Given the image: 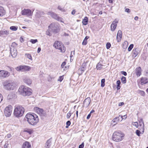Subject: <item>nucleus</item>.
<instances>
[{"label":"nucleus","mask_w":148,"mask_h":148,"mask_svg":"<svg viewBox=\"0 0 148 148\" xmlns=\"http://www.w3.org/2000/svg\"><path fill=\"white\" fill-rule=\"evenodd\" d=\"M72 113H71V112H69L67 114L66 117L67 118H69L71 116V114Z\"/></svg>","instance_id":"46"},{"label":"nucleus","mask_w":148,"mask_h":148,"mask_svg":"<svg viewBox=\"0 0 148 148\" xmlns=\"http://www.w3.org/2000/svg\"><path fill=\"white\" fill-rule=\"evenodd\" d=\"M122 36V32L121 30H119L118 31L116 36V39L118 42H119L121 40Z\"/></svg>","instance_id":"16"},{"label":"nucleus","mask_w":148,"mask_h":148,"mask_svg":"<svg viewBox=\"0 0 148 148\" xmlns=\"http://www.w3.org/2000/svg\"><path fill=\"white\" fill-rule=\"evenodd\" d=\"M136 133L137 136H140V134L141 133V132H140L139 130H137L136 131Z\"/></svg>","instance_id":"42"},{"label":"nucleus","mask_w":148,"mask_h":148,"mask_svg":"<svg viewBox=\"0 0 148 148\" xmlns=\"http://www.w3.org/2000/svg\"><path fill=\"white\" fill-rule=\"evenodd\" d=\"M71 123V122L70 121H68L66 123V125H67L70 126Z\"/></svg>","instance_id":"55"},{"label":"nucleus","mask_w":148,"mask_h":148,"mask_svg":"<svg viewBox=\"0 0 148 148\" xmlns=\"http://www.w3.org/2000/svg\"><path fill=\"white\" fill-rule=\"evenodd\" d=\"M53 46L56 49L60 50L61 52L64 53L65 51V47L60 41H55Z\"/></svg>","instance_id":"5"},{"label":"nucleus","mask_w":148,"mask_h":148,"mask_svg":"<svg viewBox=\"0 0 148 148\" xmlns=\"http://www.w3.org/2000/svg\"><path fill=\"white\" fill-rule=\"evenodd\" d=\"M121 83V82L120 80H118L116 82V84L117 85H118L119 86H120Z\"/></svg>","instance_id":"56"},{"label":"nucleus","mask_w":148,"mask_h":148,"mask_svg":"<svg viewBox=\"0 0 148 148\" xmlns=\"http://www.w3.org/2000/svg\"><path fill=\"white\" fill-rule=\"evenodd\" d=\"M30 90L31 89L30 88L24 86H21L19 87L18 92L23 96H29L32 94V92Z\"/></svg>","instance_id":"4"},{"label":"nucleus","mask_w":148,"mask_h":148,"mask_svg":"<svg viewBox=\"0 0 148 148\" xmlns=\"http://www.w3.org/2000/svg\"><path fill=\"white\" fill-rule=\"evenodd\" d=\"M1 34H2L8 35L9 34V32L6 30H3L0 32Z\"/></svg>","instance_id":"30"},{"label":"nucleus","mask_w":148,"mask_h":148,"mask_svg":"<svg viewBox=\"0 0 148 148\" xmlns=\"http://www.w3.org/2000/svg\"><path fill=\"white\" fill-rule=\"evenodd\" d=\"M141 68L140 67L137 68L135 70L136 73V75L138 76H139L141 74Z\"/></svg>","instance_id":"20"},{"label":"nucleus","mask_w":148,"mask_h":148,"mask_svg":"<svg viewBox=\"0 0 148 148\" xmlns=\"http://www.w3.org/2000/svg\"><path fill=\"white\" fill-rule=\"evenodd\" d=\"M58 9L62 11H64V10L63 8L62 7L60 6H58Z\"/></svg>","instance_id":"45"},{"label":"nucleus","mask_w":148,"mask_h":148,"mask_svg":"<svg viewBox=\"0 0 148 148\" xmlns=\"http://www.w3.org/2000/svg\"><path fill=\"white\" fill-rule=\"evenodd\" d=\"M20 41L22 42H23L24 40L23 39V38H22L21 37L20 38Z\"/></svg>","instance_id":"63"},{"label":"nucleus","mask_w":148,"mask_h":148,"mask_svg":"<svg viewBox=\"0 0 148 148\" xmlns=\"http://www.w3.org/2000/svg\"><path fill=\"white\" fill-rule=\"evenodd\" d=\"M17 45V44L15 42H13L11 45V47H16Z\"/></svg>","instance_id":"43"},{"label":"nucleus","mask_w":148,"mask_h":148,"mask_svg":"<svg viewBox=\"0 0 148 148\" xmlns=\"http://www.w3.org/2000/svg\"><path fill=\"white\" fill-rule=\"evenodd\" d=\"M125 12H127L128 13H129L130 12V10L128 8H126L125 9Z\"/></svg>","instance_id":"53"},{"label":"nucleus","mask_w":148,"mask_h":148,"mask_svg":"<svg viewBox=\"0 0 148 148\" xmlns=\"http://www.w3.org/2000/svg\"><path fill=\"white\" fill-rule=\"evenodd\" d=\"M124 134L120 131L115 132L112 136V140L116 142H119L122 140L124 136Z\"/></svg>","instance_id":"2"},{"label":"nucleus","mask_w":148,"mask_h":148,"mask_svg":"<svg viewBox=\"0 0 148 148\" xmlns=\"http://www.w3.org/2000/svg\"><path fill=\"white\" fill-rule=\"evenodd\" d=\"M24 82L28 85H30L32 83V81L29 79L27 78L24 79Z\"/></svg>","instance_id":"27"},{"label":"nucleus","mask_w":148,"mask_h":148,"mask_svg":"<svg viewBox=\"0 0 148 148\" xmlns=\"http://www.w3.org/2000/svg\"><path fill=\"white\" fill-rule=\"evenodd\" d=\"M24 111V108L21 106H15L14 112V115L16 117H21L23 116Z\"/></svg>","instance_id":"3"},{"label":"nucleus","mask_w":148,"mask_h":148,"mask_svg":"<svg viewBox=\"0 0 148 148\" xmlns=\"http://www.w3.org/2000/svg\"><path fill=\"white\" fill-rule=\"evenodd\" d=\"M33 12L29 9H24L22 11V14L23 15H26L27 16H32Z\"/></svg>","instance_id":"12"},{"label":"nucleus","mask_w":148,"mask_h":148,"mask_svg":"<svg viewBox=\"0 0 148 148\" xmlns=\"http://www.w3.org/2000/svg\"><path fill=\"white\" fill-rule=\"evenodd\" d=\"M10 73L7 71L0 70V79L8 77L10 75Z\"/></svg>","instance_id":"10"},{"label":"nucleus","mask_w":148,"mask_h":148,"mask_svg":"<svg viewBox=\"0 0 148 148\" xmlns=\"http://www.w3.org/2000/svg\"><path fill=\"white\" fill-rule=\"evenodd\" d=\"M63 79V76H60L59 79H58V81H59L60 82H61Z\"/></svg>","instance_id":"49"},{"label":"nucleus","mask_w":148,"mask_h":148,"mask_svg":"<svg viewBox=\"0 0 148 148\" xmlns=\"http://www.w3.org/2000/svg\"><path fill=\"white\" fill-rule=\"evenodd\" d=\"M25 132L29 133V134H31L32 133V131L31 130H27L25 131Z\"/></svg>","instance_id":"50"},{"label":"nucleus","mask_w":148,"mask_h":148,"mask_svg":"<svg viewBox=\"0 0 148 148\" xmlns=\"http://www.w3.org/2000/svg\"><path fill=\"white\" fill-rule=\"evenodd\" d=\"M47 14L49 15H50V16H51L52 18L56 20L58 16L55 13L51 12H48Z\"/></svg>","instance_id":"17"},{"label":"nucleus","mask_w":148,"mask_h":148,"mask_svg":"<svg viewBox=\"0 0 148 148\" xmlns=\"http://www.w3.org/2000/svg\"><path fill=\"white\" fill-rule=\"evenodd\" d=\"M104 66L102 65V64L99 62L97 65L96 68L97 70H100L102 68H103V66Z\"/></svg>","instance_id":"28"},{"label":"nucleus","mask_w":148,"mask_h":148,"mask_svg":"<svg viewBox=\"0 0 148 148\" xmlns=\"http://www.w3.org/2000/svg\"><path fill=\"white\" fill-rule=\"evenodd\" d=\"M8 145L9 144L8 142H6L4 145V148H7Z\"/></svg>","instance_id":"51"},{"label":"nucleus","mask_w":148,"mask_h":148,"mask_svg":"<svg viewBox=\"0 0 148 148\" xmlns=\"http://www.w3.org/2000/svg\"><path fill=\"white\" fill-rule=\"evenodd\" d=\"M118 21V20L116 19L112 22L110 26L111 30L113 32L115 30Z\"/></svg>","instance_id":"11"},{"label":"nucleus","mask_w":148,"mask_h":148,"mask_svg":"<svg viewBox=\"0 0 148 148\" xmlns=\"http://www.w3.org/2000/svg\"><path fill=\"white\" fill-rule=\"evenodd\" d=\"M25 117L28 123L32 125H34L38 122V116L35 114L28 113L26 115Z\"/></svg>","instance_id":"1"},{"label":"nucleus","mask_w":148,"mask_h":148,"mask_svg":"<svg viewBox=\"0 0 148 148\" xmlns=\"http://www.w3.org/2000/svg\"><path fill=\"white\" fill-rule=\"evenodd\" d=\"M91 114L90 113L89 114H88V115L87 116V119H89V118H90V116H91Z\"/></svg>","instance_id":"58"},{"label":"nucleus","mask_w":148,"mask_h":148,"mask_svg":"<svg viewBox=\"0 0 148 148\" xmlns=\"http://www.w3.org/2000/svg\"><path fill=\"white\" fill-rule=\"evenodd\" d=\"M119 121V117H116L113 120V122L115 123H117L118 121Z\"/></svg>","instance_id":"37"},{"label":"nucleus","mask_w":148,"mask_h":148,"mask_svg":"<svg viewBox=\"0 0 148 148\" xmlns=\"http://www.w3.org/2000/svg\"><path fill=\"white\" fill-rule=\"evenodd\" d=\"M18 71L25 72L28 71L31 69V67L28 66H20L16 68Z\"/></svg>","instance_id":"8"},{"label":"nucleus","mask_w":148,"mask_h":148,"mask_svg":"<svg viewBox=\"0 0 148 148\" xmlns=\"http://www.w3.org/2000/svg\"><path fill=\"white\" fill-rule=\"evenodd\" d=\"M89 38V36H86L85 37L84 39L85 40H87V39Z\"/></svg>","instance_id":"60"},{"label":"nucleus","mask_w":148,"mask_h":148,"mask_svg":"<svg viewBox=\"0 0 148 148\" xmlns=\"http://www.w3.org/2000/svg\"><path fill=\"white\" fill-rule=\"evenodd\" d=\"M133 125L135 126L136 127H138V123L137 122H134L132 123Z\"/></svg>","instance_id":"39"},{"label":"nucleus","mask_w":148,"mask_h":148,"mask_svg":"<svg viewBox=\"0 0 148 148\" xmlns=\"http://www.w3.org/2000/svg\"><path fill=\"white\" fill-rule=\"evenodd\" d=\"M12 107L11 105H9L6 107L4 110V114L7 117L10 116L11 114Z\"/></svg>","instance_id":"9"},{"label":"nucleus","mask_w":148,"mask_h":148,"mask_svg":"<svg viewBox=\"0 0 148 148\" xmlns=\"http://www.w3.org/2000/svg\"><path fill=\"white\" fill-rule=\"evenodd\" d=\"M30 42H31L33 44H35L36 42H38V40L37 39H31L30 41Z\"/></svg>","instance_id":"38"},{"label":"nucleus","mask_w":148,"mask_h":148,"mask_svg":"<svg viewBox=\"0 0 148 148\" xmlns=\"http://www.w3.org/2000/svg\"><path fill=\"white\" fill-rule=\"evenodd\" d=\"M111 47V44L109 42H108L106 44V47L107 49H109Z\"/></svg>","instance_id":"40"},{"label":"nucleus","mask_w":148,"mask_h":148,"mask_svg":"<svg viewBox=\"0 0 148 148\" xmlns=\"http://www.w3.org/2000/svg\"><path fill=\"white\" fill-rule=\"evenodd\" d=\"M84 146V144L83 142L79 146V148H83Z\"/></svg>","instance_id":"48"},{"label":"nucleus","mask_w":148,"mask_h":148,"mask_svg":"<svg viewBox=\"0 0 148 148\" xmlns=\"http://www.w3.org/2000/svg\"><path fill=\"white\" fill-rule=\"evenodd\" d=\"M134 45L133 44H131L128 48V50L129 51H130L132 49Z\"/></svg>","instance_id":"36"},{"label":"nucleus","mask_w":148,"mask_h":148,"mask_svg":"<svg viewBox=\"0 0 148 148\" xmlns=\"http://www.w3.org/2000/svg\"><path fill=\"white\" fill-rule=\"evenodd\" d=\"M49 27L52 32L55 33L58 32L60 30L59 25L57 23H52L49 26Z\"/></svg>","instance_id":"6"},{"label":"nucleus","mask_w":148,"mask_h":148,"mask_svg":"<svg viewBox=\"0 0 148 148\" xmlns=\"http://www.w3.org/2000/svg\"><path fill=\"white\" fill-rule=\"evenodd\" d=\"M66 64V62H63L61 66L62 68H64L65 65Z\"/></svg>","instance_id":"54"},{"label":"nucleus","mask_w":148,"mask_h":148,"mask_svg":"<svg viewBox=\"0 0 148 148\" xmlns=\"http://www.w3.org/2000/svg\"><path fill=\"white\" fill-rule=\"evenodd\" d=\"M87 41L84 40L82 43V44L83 45H85L87 44Z\"/></svg>","instance_id":"47"},{"label":"nucleus","mask_w":148,"mask_h":148,"mask_svg":"<svg viewBox=\"0 0 148 148\" xmlns=\"http://www.w3.org/2000/svg\"><path fill=\"white\" fill-rule=\"evenodd\" d=\"M16 84L13 82H4L3 84L4 88L7 90H13L16 86Z\"/></svg>","instance_id":"7"},{"label":"nucleus","mask_w":148,"mask_h":148,"mask_svg":"<svg viewBox=\"0 0 148 148\" xmlns=\"http://www.w3.org/2000/svg\"><path fill=\"white\" fill-rule=\"evenodd\" d=\"M12 135L11 134H8L7 135V137L8 138H9L11 137Z\"/></svg>","instance_id":"61"},{"label":"nucleus","mask_w":148,"mask_h":148,"mask_svg":"<svg viewBox=\"0 0 148 148\" xmlns=\"http://www.w3.org/2000/svg\"><path fill=\"white\" fill-rule=\"evenodd\" d=\"M25 56L29 59L30 60H32V57L30 54L29 53H26L25 54Z\"/></svg>","instance_id":"34"},{"label":"nucleus","mask_w":148,"mask_h":148,"mask_svg":"<svg viewBox=\"0 0 148 148\" xmlns=\"http://www.w3.org/2000/svg\"><path fill=\"white\" fill-rule=\"evenodd\" d=\"M140 127H141V128L142 129V133L144 132V124L143 121V119L142 118L140 119V120L139 121V125Z\"/></svg>","instance_id":"15"},{"label":"nucleus","mask_w":148,"mask_h":148,"mask_svg":"<svg viewBox=\"0 0 148 148\" xmlns=\"http://www.w3.org/2000/svg\"><path fill=\"white\" fill-rule=\"evenodd\" d=\"M41 49L40 48V47L38 48V51H37V52L38 53H39L40 52V51H41Z\"/></svg>","instance_id":"62"},{"label":"nucleus","mask_w":148,"mask_h":148,"mask_svg":"<svg viewBox=\"0 0 148 148\" xmlns=\"http://www.w3.org/2000/svg\"><path fill=\"white\" fill-rule=\"evenodd\" d=\"M63 20L62 18L58 16L56 20L61 22L64 23L63 21Z\"/></svg>","instance_id":"35"},{"label":"nucleus","mask_w":148,"mask_h":148,"mask_svg":"<svg viewBox=\"0 0 148 148\" xmlns=\"http://www.w3.org/2000/svg\"><path fill=\"white\" fill-rule=\"evenodd\" d=\"M75 54V51H71V55L70 56V58H71H71L73 56V55H74Z\"/></svg>","instance_id":"44"},{"label":"nucleus","mask_w":148,"mask_h":148,"mask_svg":"<svg viewBox=\"0 0 148 148\" xmlns=\"http://www.w3.org/2000/svg\"><path fill=\"white\" fill-rule=\"evenodd\" d=\"M91 102V99L90 97H88L86 98L84 101L83 106L84 107L87 108Z\"/></svg>","instance_id":"13"},{"label":"nucleus","mask_w":148,"mask_h":148,"mask_svg":"<svg viewBox=\"0 0 148 148\" xmlns=\"http://www.w3.org/2000/svg\"><path fill=\"white\" fill-rule=\"evenodd\" d=\"M75 12H76V11H75V10H73L72 11L71 14L73 15H74L75 14Z\"/></svg>","instance_id":"59"},{"label":"nucleus","mask_w":148,"mask_h":148,"mask_svg":"<svg viewBox=\"0 0 148 148\" xmlns=\"http://www.w3.org/2000/svg\"><path fill=\"white\" fill-rule=\"evenodd\" d=\"M22 148H31V146L28 142H26L23 144Z\"/></svg>","instance_id":"19"},{"label":"nucleus","mask_w":148,"mask_h":148,"mask_svg":"<svg viewBox=\"0 0 148 148\" xmlns=\"http://www.w3.org/2000/svg\"><path fill=\"white\" fill-rule=\"evenodd\" d=\"M148 82V79L146 77H142L141 80V84L143 85Z\"/></svg>","instance_id":"21"},{"label":"nucleus","mask_w":148,"mask_h":148,"mask_svg":"<svg viewBox=\"0 0 148 148\" xmlns=\"http://www.w3.org/2000/svg\"><path fill=\"white\" fill-rule=\"evenodd\" d=\"M52 138H50L48 139L45 143V148H49L51 145Z\"/></svg>","instance_id":"18"},{"label":"nucleus","mask_w":148,"mask_h":148,"mask_svg":"<svg viewBox=\"0 0 148 148\" xmlns=\"http://www.w3.org/2000/svg\"><path fill=\"white\" fill-rule=\"evenodd\" d=\"M85 70V68L84 67H81L78 70V72L79 74H81Z\"/></svg>","instance_id":"26"},{"label":"nucleus","mask_w":148,"mask_h":148,"mask_svg":"<svg viewBox=\"0 0 148 148\" xmlns=\"http://www.w3.org/2000/svg\"><path fill=\"white\" fill-rule=\"evenodd\" d=\"M121 80L122 83L123 84H125L126 83L125 77L124 76H122L121 78Z\"/></svg>","instance_id":"32"},{"label":"nucleus","mask_w":148,"mask_h":148,"mask_svg":"<svg viewBox=\"0 0 148 148\" xmlns=\"http://www.w3.org/2000/svg\"><path fill=\"white\" fill-rule=\"evenodd\" d=\"M35 110L38 113V114L40 115V116H45L44 113V111L43 109L38 107H36L35 108Z\"/></svg>","instance_id":"14"},{"label":"nucleus","mask_w":148,"mask_h":148,"mask_svg":"<svg viewBox=\"0 0 148 148\" xmlns=\"http://www.w3.org/2000/svg\"><path fill=\"white\" fill-rule=\"evenodd\" d=\"M11 53L12 57L15 58L17 54V51L15 49H13V51H11Z\"/></svg>","instance_id":"22"},{"label":"nucleus","mask_w":148,"mask_h":148,"mask_svg":"<svg viewBox=\"0 0 148 148\" xmlns=\"http://www.w3.org/2000/svg\"><path fill=\"white\" fill-rule=\"evenodd\" d=\"M10 29L14 31H16L18 29V27L16 26H12L10 27Z\"/></svg>","instance_id":"31"},{"label":"nucleus","mask_w":148,"mask_h":148,"mask_svg":"<svg viewBox=\"0 0 148 148\" xmlns=\"http://www.w3.org/2000/svg\"><path fill=\"white\" fill-rule=\"evenodd\" d=\"M123 104H124V103L123 102H121L119 103V106H120Z\"/></svg>","instance_id":"64"},{"label":"nucleus","mask_w":148,"mask_h":148,"mask_svg":"<svg viewBox=\"0 0 148 148\" xmlns=\"http://www.w3.org/2000/svg\"><path fill=\"white\" fill-rule=\"evenodd\" d=\"M14 97V95L13 93H10L8 96L7 99L8 100H10L12 99Z\"/></svg>","instance_id":"29"},{"label":"nucleus","mask_w":148,"mask_h":148,"mask_svg":"<svg viewBox=\"0 0 148 148\" xmlns=\"http://www.w3.org/2000/svg\"><path fill=\"white\" fill-rule=\"evenodd\" d=\"M5 14V11L3 8L0 7V16H2Z\"/></svg>","instance_id":"23"},{"label":"nucleus","mask_w":148,"mask_h":148,"mask_svg":"<svg viewBox=\"0 0 148 148\" xmlns=\"http://www.w3.org/2000/svg\"><path fill=\"white\" fill-rule=\"evenodd\" d=\"M105 79H103L101 80V87H103L105 85Z\"/></svg>","instance_id":"33"},{"label":"nucleus","mask_w":148,"mask_h":148,"mask_svg":"<svg viewBox=\"0 0 148 148\" xmlns=\"http://www.w3.org/2000/svg\"><path fill=\"white\" fill-rule=\"evenodd\" d=\"M138 49L137 48H136L133 50L132 53L133 55V56H135V57L138 54Z\"/></svg>","instance_id":"25"},{"label":"nucleus","mask_w":148,"mask_h":148,"mask_svg":"<svg viewBox=\"0 0 148 148\" xmlns=\"http://www.w3.org/2000/svg\"><path fill=\"white\" fill-rule=\"evenodd\" d=\"M88 18L87 17H85L83 19L82 23L84 25H86L88 23Z\"/></svg>","instance_id":"24"},{"label":"nucleus","mask_w":148,"mask_h":148,"mask_svg":"<svg viewBox=\"0 0 148 148\" xmlns=\"http://www.w3.org/2000/svg\"><path fill=\"white\" fill-rule=\"evenodd\" d=\"M3 100V97L1 94L0 93V103Z\"/></svg>","instance_id":"57"},{"label":"nucleus","mask_w":148,"mask_h":148,"mask_svg":"<svg viewBox=\"0 0 148 148\" xmlns=\"http://www.w3.org/2000/svg\"><path fill=\"white\" fill-rule=\"evenodd\" d=\"M121 73L124 76H126L127 75V73L125 71H121Z\"/></svg>","instance_id":"52"},{"label":"nucleus","mask_w":148,"mask_h":148,"mask_svg":"<svg viewBox=\"0 0 148 148\" xmlns=\"http://www.w3.org/2000/svg\"><path fill=\"white\" fill-rule=\"evenodd\" d=\"M128 44V42L127 41H125L123 44V47H124V46L125 45V48H127V45Z\"/></svg>","instance_id":"41"}]
</instances>
